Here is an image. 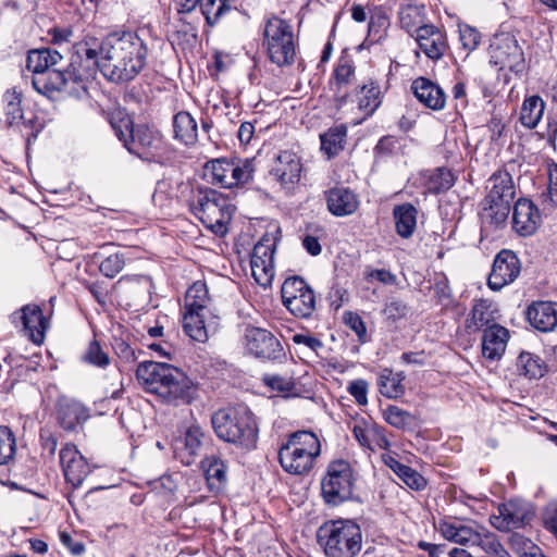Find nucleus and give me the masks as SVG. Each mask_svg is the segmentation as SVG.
Masks as SVG:
<instances>
[{
  "mask_svg": "<svg viewBox=\"0 0 557 557\" xmlns=\"http://www.w3.org/2000/svg\"><path fill=\"white\" fill-rule=\"evenodd\" d=\"M148 47L135 32H114L104 38L103 76L113 83H128L147 64Z\"/></svg>",
  "mask_w": 557,
  "mask_h": 557,
  "instance_id": "f257e3e1",
  "label": "nucleus"
},
{
  "mask_svg": "<svg viewBox=\"0 0 557 557\" xmlns=\"http://www.w3.org/2000/svg\"><path fill=\"white\" fill-rule=\"evenodd\" d=\"M136 376L147 393L169 404H189L196 398V385L185 372L172 364L145 361L138 364Z\"/></svg>",
  "mask_w": 557,
  "mask_h": 557,
  "instance_id": "f03ea898",
  "label": "nucleus"
},
{
  "mask_svg": "<svg viewBox=\"0 0 557 557\" xmlns=\"http://www.w3.org/2000/svg\"><path fill=\"white\" fill-rule=\"evenodd\" d=\"M216 436L245 449L256 447L259 435L257 418L246 406L216 410L211 417Z\"/></svg>",
  "mask_w": 557,
  "mask_h": 557,
  "instance_id": "7ed1b4c3",
  "label": "nucleus"
},
{
  "mask_svg": "<svg viewBox=\"0 0 557 557\" xmlns=\"http://www.w3.org/2000/svg\"><path fill=\"white\" fill-rule=\"evenodd\" d=\"M321 454L318 435L300 430L287 435L278 448L277 458L282 469L292 475H307Z\"/></svg>",
  "mask_w": 557,
  "mask_h": 557,
  "instance_id": "20e7f679",
  "label": "nucleus"
},
{
  "mask_svg": "<svg viewBox=\"0 0 557 557\" xmlns=\"http://www.w3.org/2000/svg\"><path fill=\"white\" fill-rule=\"evenodd\" d=\"M326 557H356L362 548V532L350 519L324 522L317 533Z\"/></svg>",
  "mask_w": 557,
  "mask_h": 557,
  "instance_id": "39448f33",
  "label": "nucleus"
},
{
  "mask_svg": "<svg viewBox=\"0 0 557 557\" xmlns=\"http://www.w3.org/2000/svg\"><path fill=\"white\" fill-rule=\"evenodd\" d=\"M188 206L193 214L215 235L223 236L228 232L234 208L221 193L199 188L193 191Z\"/></svg>",
  "mask_w": 557,
  "mask_h": 557,
  "instance_id": "423d86ee",
  "label": "nucleus"
},
{
  "mask_svg": "<svg viewBox=\"0 0 557 557\" xmlns=\"http://www.w3.org/2000/svg\"><path fill=\"white\" fill-rule=\"evenodd\" d=\"M263 46L272 63L284 66L294 62L296 48L292 24L272 14L265 20Z\"/></svg>",
  "mask_w": 557,
  "mask_h": 557,
  "instance_id": "0eeeda50",
  "label": "nucleus"
},
{
  "mask_svg": "<svg viewBox=\"0 0 557 557\" xmlns=\"http://www.w3.org/2000/svg\"><path fill=\"white\" fill-rule=\"evenodd\" d=\"M104 61V39L99 41L95 37L87 38L74 45L69 69L74 77L77 88H84L97 70L102 73Z\"/></svg>",
  "mask_w": 557,
  "mask_h": 557,
  "instance_id": "6e6552de",
  "label": "nucleus"
},
{
  "mask_svg": "<svg viewBox=\"0 0 557 557\" xmlns=\"http://www.w3.org/2000/svg\"><path fill=\"white\" fill-rule=\"evenodd\" d=\"M111 125L117 138L131 153L148 161L153 158V150L159 147L161 140L151 128L146 125L135 126L127 115L117 122L112 121Z\"/></svg>",
  "mask_w": 557,
  "mask_h": 557,
  "instance_id": "1a4fd4ad",
  "label": "nucleus"
},
{
  "mask_svg": "<svg viewBox=\"0 0 557 557\" xmlns=\"http://www.w3.org/2000/svg\"><path fill=\"white\" fill-rule=\"evenodd\" d=\"M487 189L484 210L494 223L500 224L508 218L516 195L511 175L507 171L495 172L488 180Z\"/></svg>",
  "mask_w": 557,
  "mask_h": 557,
  "instance_id": "9d476101",
  "label": "nucleus"
},
{
  "mask_svg": "<svg viewBox=\"0 0 557 557\" xmlns=\"http://www.w3.org/2000/svg\"><path fill=\"white\" fill-rule=\"evenodd\" d=\"M352 471L348 462L336 460L329 465L321 481L322 497L326 504L337 506L352 495Z\"/></svg>",
  "mask_w": 557,
  "mask_h": 557,
  "instance_id": "9b49d317",
  "label": "nucleus"
},
{
  "mask_svg": "<svg viewBox=\"0 0 557 557\" xmlns=\"http://www.w3.org/2000/svg\"><path fill=\"white\" fill-rule=\"evenodd\" d=\"M282 300L286 309L297 318H309L315 309V295L307 282L292 276L282 285Z\"/></svg>",
  "mask_w": 557,
  "mask_h": 557,
  "instance_id": "f8f14e48",
  "label": "nucleus"
},
{
  "mask_svg": "<svg viewBox=\"0 0 557 557\" xmlns=\"http://www.w3.org/2000/svg\"><path fill=\"white\" fill-rule=\"evenodd\" d=\"M490 62L499 70L508 69L515 74H521L525 69L522 48L515 36L510 34L497 35L490 48Z\"/></svg>",
  "mask_w": 557,
  "mask_h": 557,
  "instance_id": "ddd939ff",
  "label": "nucleus"
},
{
  "mask_svg": "<svg viewBox=\"0 0 557 557\" xmlns=\"http://www.w3.org/2000/svg\"><path fill=\"white\" fill-rule=\"evenodd\" d=\"M30 81L34 89L47 97H51L55 91H63L75 97H81L86 92L84 88H77L69 66L65 71L51 67L38 73V75H32Z\"/></svg>",
  "mask_w": 557,
  "mask_h": 557,
  "instance_id": "4468645a",
  "label": "nucleus"
},
{
  "mask_svg": "<svg viewBox=\"0 0 557 557\" xmlns=\"http://www.w3.org/2000/svg\"><path fill=\"white\" fill-rule=\"evenodd\" d=\"M245 349L252 356L263 360H276L283 356V346L268 330L248 326L244 335Z\"/></svg>",
  "mask_w": 557,
  "mask_h": 557,
  "instance_id": "2eb2a0df",
  "label": "nucleus"
},
{
  "mask_svg": "<svg viewBox=\"0 0 557 557\" xmlns=\"http://www.w3.org/2000/svg\"><path fill=\"white\" fill-rule=\"evenodd\" d=\"M13 324L21 325L24 335L34 344L44 343L45 333L49 326L48 320L44 317L42 310L38 305L28 304L11 315Z\"/></svg>",
  "mask_w": 557,
  "mask_h": 557,
  "instance_id": "dca6fc26",
  "label": "nucleus"
},
{
  "mask_svg": "<svg viewBox=\"0 0 557 557\" xmlns=\"http://www.w3.org/2000/svg\"><path fill=\"white\" fill-rule=\"evenodd\" d=\"M59 459L65 481L73 488L82 486L91 473V466L73 444H66L60 449Z\"/></svg>",
  "mask_w": 557,
  "mask_h": 557,
  "instance_id": "f3484780",
  "label": "nucleus"
},
{
  "mask_svg": "<svg viewBox=\"0 0 557 557\" xmlns=\"http://www.w3.org/2000/svg\"><path fill=\"white\" fill-rule=\"evenodd\" d=\"M521 262L517 255L504 249L499 251L493 262L487 285L493 290H500L504 286L512 283L520 274Z\"/></svg>",
  "mask_w": 557,
  "mask_h": 557,
  "instance_id": "a211bd4d",
  "label": "nucleus"
},
{
  "mask_svg": "<svg viewBox=\"0 0 557 557\" xmlns=\"http://www.w3.org/2000/svg\"><path fill=\"white\" fill-rule=\"evenodd\" d=\"M302 165L300 158L293 151H281L271 169V175L282 188L292 190L300 181Z\"/></svg>",
  "mask_w": 557,
  "mask_h": 557,
  "instance_id": "6ab92c4d",
  "label": "nucleus"
},
{
  "mask_svg": "<svg viewBox=\"0 0 557 557\" xmlns=\"http://www.w3.org/2000/svg\"><path fill=\"white\" fill-rule=\"evenodd\" d=\"M498 513L490 517V523L500 532H509L524 527L530 517L527 506L517 500L500 504Z\"/></svg>",
  "mask_w": 557,
  "mask_h": 557,
  "instance_id": "aec40b11",
  "label": "nucleus"
},
{
  "mask_svg": "<svg viewBox=\"0 0 557 557\" xmlns=\"http://www.w3.org/2000/svg\"><path fill=\"white\" fill-rule=\"evenodd\" d=\"M274 247L269 242H259L252 250L250 259L251 275L262 287H269L274 277Z\"/></svg>",
  "mask_w": 557,
  "mask_h": 557,
  "instance_id": "412c9836",
  "label": "nucleus"
},
{
  "mask_svg": "<svg viewBox=\"0 0 557 557\" xmlns=\"http://www.w3.org/2000/svg\"><path fill=\"white\" fill-rule=\"evenodd\" d=\"M497 306L488 299H474L472 308L466 319L465 327L469 333L484 332V329L499 325Z\"/></svg>",
  "mask_w": 557,
  "mask_h": 557,
  "instance_id": "4be33fe9",
  "label": "nucleus"
},
{
  "mask_svg": "<svg viewBox=\"0 0 557 557\" xmlns=\"http://www.w3.org/2000/svg\"><path fill=\"white\" fill-rule=\"evenodd\" d=\"M435 528L445 540L463 546H474L479 532L463 520L450 517L441 519Z\"/></svg>",
  "mask_w": 557,
  "mask_h": 557,
  "instance_id": "5701e85b",
  "label": "nucleus"
},
{
  "mask_svg": "<svg viewBox=\"0 0 557 557\" xmlns=\"http://www.w3.org/2000/svg\"><path fill=\"white\" fill-rule=\"evenodd\" d=\"M540 223L541 214L537 207L529 199H518L512 213L515 231L521 236H530L535 233Z\"/></svg>",
  "mask_w": 557,
  "mask_h": 557,
  "instance_id": "b1692460",
  "label": "nucleus"
},
{
  "mask_svg": "<svg viewBox=\"0 0 557 557\" xmlns=\"http://www.w3.org/2000/svg\"><path fill=\"white\" fill-rule=\"evenodd\" d=\"M416 41L419 49L434 61L442 59L448 48L445 34L433 25L419 27Z\"/></svg>",
  "mask_w": 557,
  "mask_h": 557,
  "instance_id": "393cba45",
  "label": "nucleus"
},
{
  "mask_svg": "<svg viewBox=\"0 0 557 557\" xmlns=\"http://www.w3.org/2000/svg\"><path fill=\"white\" fill-rule=\"evenodd\" d=\"M205 434L197 425L189 426L184 435L174 442V455L184 466H190L200 454Z\"/></svg>",
  "mask_w": 557,
  "mask_h": 557,
  "instance_id": "a878e982",
  "label": "nucleus"
},
{
  "mask_svg": "<svg viewBox=\"0 0 557 557\" xmlns=\"http://www.w3.org/2000/svg\"><path fill=\"white\" fill-rule=\"evenodd\" d=\"M329 211L335 216L354 214L359 208L358 195L348 187H333L325 191Z\"/></svg>",
  "mask_w": 557,
  "mask_h": 557,
  "instance_id": "bb28decb",
  "label": "nucleus"
},
{
  "mask_svg": "<svg viewBox=\"0 0 557 557\" xmlns=\"http://www.w3.org/2000/svg\"><path fill=\"white\" fill-rule=\"evenodd\" d=\"M410 88L418 101L424 107L434 111L445 108L446 95L444 90L430 78L420 76L411 83Z\"/></svg>",
  "mask_w": 557,
  "mask_h": 557,
  "instance_id": "cd10ccee",
  "label": "nucleus"
},
{
  "mask_svg": "<svg viewBox=\"0 0 557 557\" xmlns=\"http://www.w3.org/2000/svg\"><path fill=\"white\" fill-rule=\"evenodd\" d=\"M509 339V331L499 325L484 329L482 335V355L485 359L495 361L504 355Z\"/></svg>",
  "mask_w": 557,
  "mask_h": 557,
  "instance_id": "c85d7f7f",
  "label": "nucleus"
},
{
  "mask_svg": "<svg viewBox=\"0 0 557 557\" xmlns=\"http://www.w3.org/2000/svg\"><path fill=\"white\" fill-rule=\"evenodd\" d=\"M352 434L362 447L372 451L375 450L374 445L382 449H387L391 445L385 436L384 428L376 423H367L363 420L357 421L352 426Z\"/></svg>",
  "mask_w": 557,
  "mask_h": 557,
  "instance_id": "c756f323",
  "label": "nucleus"
},
{
  "mask_svg": "<svg viewBox=\"0 0 557 557\" xmlns=\"http://www.w3.org/2000/svg\"><path fill=\"white\" fill-rule=\"evenodd\" d=\"M527 317L536 330L550 332L557 326V302H534L528 308Z\"/></svg>",
  "mask_w": 557,
  "mask_h": 557,
  "instance_id": "7c9ffc66",
  "label": "nucleus"
},
{
  "mask_svg": "<svg viewBox=\"0 0 557 557\" xmlns=\"http://www.w3.org/2000/svg\"><path fill=\"white\" fill-rule=\"evenodd\" d=\"M61 60L62 55L57 50L49 48L32 50L27 55L26 67L32 75H38V73L50 70Z\"/></svg>",
  "mask_w": 557,
  "mask_h": 557,
  "instance_id": "2f4dec72",
  "label": "nucleus"
},
{
  "mask_svg": "<svg viewBox=\"0 0 557 557\" xmlns=\"http://www.w3.org/2000/svg\"><path fill=\"white\" fill-rule=\"evenodd\" d=\"M404 372H393L392 369L384 368L377 377L380 393L386 398H399L405 394Z\"/></svg>",
  "mask_w": 557,
  "mask_h": 557,
  "instance_id": "473e14b6",
  "label": "nucleus"
},
{
  "mask_svg": "<svg viewBox=\"0 0 557 557\" xmlns=\"http://www.w3.org/2000/svg\"><path fill=\"white\" fill-rule=\"evenodd\" d=\"M417 209L411 203L398 205L393 210L397 234L403 238L412 236L417 226Z\"/></svg>",
  "mask_w": 557,
  "mask_h": 557,
  "instance_id": "72a5a7b5",
  "label": "nucleus"
},
{
  "mask_svg": "<svg viewBox=\"0 0 557 557\" xmlns=\"http://www.w3.org/2000/svg\"><path fill=\"white\" fill-rule=\"evenodd\" d=\"M174 137L185 145H193L197 140V122L190 113L181 111L173 117Z\"/></svg>",
  "mask_w": 557,
  "mask_h": 557,
  "instance_id": "f704fd0d",
  "label": "nucleus"
},
{
  "mask_svg": "<svg viewBox=\"0 0 557 557\" xmlns=\"http://www.w3.org/2000/svg\"><path fill=\"white\" fill-rule=\"evenodd\" d=\"M205 311H186L183 318L185 333L194 341L205 343L209 338V326L205 322Z\"/></svg>",
  "mask_w": 557,
  "mask_h": 557,
  "instance_id": "c9c22d12",
  "label": "nucleus"
},
{
  "mask_svg": "<svg viewBox=\"0 0 557 557\" xmlns=\"http://www.w3.org/2000/svg\"><path fill=\"white\" fill-rule=\"evenodd\" d=\"M206 480L211 490H219L226 482V466L218 456L206 457L202 461Z\"/></svg>",
  "mask_w": 557,
  "mask_h": 557,
  "instance_id": "e433bc0d",
  "label": "nucleus"
},
{
  "mask_svg": "<svg viewBox=\"0 0 557 557\" xmlns=\"http://www.w3.org/2000/svg\"><path fill=\"white\" fill-rule=\"evenodd\" d=\"M545 109V103L540 96L528 97L521 107L520 122L523 126L532 129L541 121Z\"/></svg>",
  "mask_w": 557,
  "mask_h": 557,
  "instance_id": "4c0bfd02",
  "label": "nucleus"
},
{
  "mask_svg": "<svg viewBox=\"0 0 557 557\" xmlns=\"http://www.w3.org/2000/svg\"><path fill=\"white\" fill-rule=\"evenodd\" d=\"M347 136V127L344 124L331 127L320 135L321 149L329 158L336 156L343 148Z\"/></svg>",
  "mask_w": 557,
  "mask_h": 557,
  "instance_id": "58836bf2",
  "label": "nucleus"
},
{
  "mask_svg": "<svg viewBox=\"0 0 557 557\" xmlns=\"http://www.w3.org/2000/svg\"><path fill=\"white\" fill-rule=\"evenodd\" d=\"M474 546H479L486 557H511L499 542L496 534L484 528H480Z\"/></svg>",
  "mask_w": 557,
  "mask_h": 557,
  "instance_id": "ea45409f",
  "label": "nucleus"
},
{
  "mask_svg": "<svg viewBox=\"0 0 557 557\" xmlns=\"http://www.w3.org/2000/svg\"><path fill=\"white\" fill-rule=\"evenodd\" d=\"M209 301L208 287L205 282H195L186 292L185 309L186 311H205Z\"/></svg>",
  "mask_w": 557,
  "mask_h": 557,
  "instance_id": "a19ab883",
  "label": "nucleus"
},
{
  "mask_svg": "<svg viewBox=\"0 0 557 557\" xmlns=\"http://www.w3.org/2000/svg\"><path fill=\"white\" fill-rule=\"evenodd\" d=\"M517 371L528 379H540L545 373V364L542 359L530 352H521L516 362Z\"/></svg>",
  "mask_w": 557,
  "mask_h": 557,
  "instance_id": "79ce46f5",
  "label": "nucleus"
},
{
  "mask_svg": "<svg viewBox=\"0 0 557 557\" xmlns=\"http://www.w3.org/2000/svg\"><path fill=\"white\" fill-rule=\"evenodd\" d=\"M233 161L216 159L206 165L207 173L210 175V182L223 188H232V177L230 175Z\"/></svg>",
  "mask_w": 557,
  "mask_h": 557,
  "instance_id": "37998d69",
  "label": "nucleus"
},
{
  "mask_svg": "<svg viewBox=\"0 0 557 557\" xmlns=\"http://www.w3.org/2000/svg\"><path fill=\"white\" fill-rule=\"evenodd\" d=\"M456 177L447 168L435 169L426 181V191L438 195L450 189L455 184Z\"/></svg>",
  "mask_w": 557,
  "mask_h": 557,
  "instance_id": "c03bdc74",
  "label": "nucleus"
},
{
  "mask_svg": "<svg viewBox=\"0 0 557 557\" xmlns=\"http://www.w3.org/2000/svg\"><path fill=\"white\" fill-rule=\"evenodd\" d=\"M21 102L22 94L15 87L3 95L4 112L10 125H18L24 120Z\"/></svg>",
  "mask_w": 557,
  "mask_h": 557,
  "instance_id": "a18cd8bd",
  "label": "nucleus"
},
{
  "mask_svg": "<svg viewBox=\"0 0 557 557\" xmlns=\"http://www.w3.org/2000/svg\"><path fill=\"white\" fill-rule=\"evenodd\" d=\"M381 104V90L377 84L370 82L360 88L358 107L368 115L372 114Z\"/></svg>",
  "mask_w": 557,
  "mask_h": 557,
  "instance_id": "49530a36",
  "label": "nucleus"
},
{
  "mask_svg": "<svg viewBox=\"0 0 557 557\" xmlns=\"http://www.w3.org/2000/svg\"><path fill=\"white\" fill-rule=\"evenodd\" d=\"M422 7L416 4H400L398 17L401 28L408 33H417V29L422 26Z\"/></svg>",
  "mask_w": 557,
  "mask_h": 557,
  "instance_id": "de8ad7c7",
  "label": "nucleus"
},
{
  "mask_svg": "<svg viewBox=\"0 0 557 557\" xmlns=\"http://www.w3.org/2000/svg\"><path fill=\"white\" fill-rule=\"evenodd\" d=\"M199 7L210 26H214L231 10L230 0H200Z\"/></svg>",
  "mask_w": 557,
  "mask_h": 557,
  "instance_id": "09e8293b",
  "label": "nucleus"
},
{
  "mask_svg": "<svg viewBox=\"0 0 557 557\" xmlns=\"http://www.w3.org/2000/svg\"><path fill=\"white\" fill-rule=\"evenodd\" d=\"M255 172L253 160L233 161L230 175L232 177V187L244 185L252 180Z\"/></svg>",
  "mask_w": 557,
  "mask_h": 557,
  "instance_id": "8fccbe9b",
  "label": "nucleus"
},
{
  "mask_svg": "<svg viewBox=\"0 0 557 557\" xmlns=\"http://www.w3.org/2000/svg\"><path fill=\"white\" fill-rule=\"evenodd\" d=\"M384 420L396 429H405L410 425L412 421V416L410 412L395 406L388 405L383 411Z\"/></svg>",
  "mask_w": 557,
  "mask_h": 557,
  "instance_id": "3c124183",
  "label": "nucleus"
},
{
  "mask_svg": "<svg viewBox=\"0 0 557 557\" xmlns=\"http://www.w3.org/2000/svg\"><path fill=\"white\" fill-rule=\"evenodd\" d=\"M405 138L387 135L382 137L376 144L374 151L376 156L386 157L404 152L406 147Z\"/></svg>",
  "mask_w": 557,
  "mask_h": 557,
  "instance_id": "603ef678",
  "label": "nucleus"
},
{
  "mask_svg": "<svg viewBox=\"0 0 557 557\" xmlns=\"http://www.w3.org/2000/svg\"><path fill=\"white\" fill-rule=\"evenodd\" d=\"M15 437L9 426L0 425V465L8 463L15 454Z\"/></svg>",
  "mask_w": 557,
  "mask_h": 557,
  "instance_id": "864d4df0",
  "label": "nucleus"
},
{
  "mask_svg": "<svg viewBox=\"0 0 557 557\" xmlns=\"http://www.w3.org/2000/svg\"><path fill=\"white\" fill-rule=\"evenodd\" d=\"M84 419V410L77 405L67 406L59 412L60 425L66 431H73Z\"/></svg>",
  "mask_w": 557,
  "mask_h": 557,
  "instance_id": "5fc2aeb1",
  "label": "nucleus"
},
{
  "mask_svg": "<svg viewBox=\"0 0 557 557\" xmlns=\"http://www.w3.org/2000/svg\"><path fill=\"white\" fill-rule=\"evenodd\" d=\"M355 74V66L351 60L348 58H341L334 69L333 76L337 89L339 90L343 86L350 83Z\"/></svg>",
  "mask_w": 557,
  "mask_h": 557,
  "instance_id": "6e6d98bb",
  "label": "nucleus"
},
{
  "mask_svg": "<svg viewBox=\"0 0 557 557\" xmlns=\"http://www.w3.org/2000/svg\"><path fill=\"white\" fill-rule=\"evenodd\" d=\"M125 265V257L123 253L116 252L103 259L99 265V271L107 277H114Z\"/></svg>",
  "mask_w": 557,
  "mask_h": 557,
  "instance_id": "4d7b16f0",
  "label": "nucleus"
},
{
  "mask_svg": "<svg viewBox=\"0 0 557 557\" xmlns=\"http://www.w3.org/2000/svg\"><path fill=\"white\" fill-rule=\"evenodd\" d=\"M408 313V305L405 301L396 298L387 300L383 309V314L386 317L387 320H391L393 322L406 318Z\"/></svg>",
  "mask_w": 557,
  "mask_h": 557,
  "instance_id": "13d9d810",
  "label": "nucleus"
},
{
  "mask_svg": "<svg viewBox=\"0 0 557 557\" xmlns=\"http://www.w3.org/2000/svg\"><path fill=\"white\" fill-rule=\"evenodd\" d=\"M84 360L92 366L104 368L110 363L109 356L102 350L97 341H92L85 355Z\"/></svg>",
  "mask_w": 557,
  "mask_h": 557,
  "instance_id": "bf43d9fd",
  "label": "nucleus"
},
{
  "mask_svg": "<svg viewBox=\"0 0 557 557\" xmlns=\"http://www.w3.org/2000/svg\"><path fill=\"white\" fill-rule=\"evenodd\" d=\"M388 26L389 18L384 12L377 11L370 16L369 33L373 35L376 40L382 39L386 35Z\"/></svg>",
  "mask_w": 557,
  "mask_h": 557,
  "instance_id": "052dcab7",
  "label": "nucleus"
},
{
  "mask_svg": "<svg viewBox=\"0 0 557 557\" xmlns=\"http://www.w3.org/2000/svg\"><path fill=\"white\" fill-rule=\"evenodd\" d=\"M264 384L272 391H275L283 396H287L295 388V383L292 379L281 375H264Z\"/></svg>",
  "mask_w": 557,
  "mask_h": 557,
  "instance_id": "680f3d73",
  "label": "nucleus"
},
{
  "mask_svg": "<svg viewBox=\"0 0 557 557\" xmlns=\"http://www.w3.org/2000/svg\"><path fill=\"white\" fill-rule=\"evenodd\" d=\"M344 323L356 333L358 341L363 344L368 341L367 327L361 317L352 311L344 313Z\"/></svg>",
  "mask_w": 557,
  "mask_h": 557,
  "instance_id": "e2e57ef3",
  "label": "nucleus"
},
{
  "mask_svg": "<svg viewBox=\"0 0 557 557\" xmlns=\"http://www.w3.org/2000/svg\"><path fill=\"white\" fill-rule=\"evenodd\" d=\"M459 37L462 47L469 51L476 49L481 40L479 30L469 25L459 27Z\"/></svg>",
  "mask_w": 557,
  "mask_h": 557,
  "instance_id": "0e129e2a",
  "label": "nucleus"
},
{
  "mask_svg": "<svg viewBox=\"0 0 557 557\" xmlns=\"http://www.w3.org/2000/svg\"><path fill=\"white\" fill-rule=\"evenodd\" d=\"M369 384L366 380L358 379L349 383L347 391L360 406L368 404Z\"/></svg>",
  "mask_w": 557,
  "mask_h": 557,
  "instance_id": "69168bd1",
  "label": "nucleus"
},
{
  "mask_svg": "<svg viewBox=\"0 0 557 557\" xmlns=\"http://www.w3.org/2000/svg\"><path fill=\"white\" fill-rule=\"evenodd\" d=\"M510 544L513 548H516L518 552L523 553V555H525L527 557H545L542 554L531 552L536 550L537 547H535L531 541L525 540L523 536L517 533L511 536Z\"/></svg>",
  "mask_w": 557,
  "mask_h": 557,
  "instance_id": "338daca9",
  "label": "nucleus"
},
{
  "mask_svg": "<svg viewBox=\"0 0 557 557\" xmlns=\"http://www.w3.org/2000/svg\"><path fill=\"white\" fill-rule=\"evenodd\" d=\"M112 347L120 359L126 362H134L136 360L135 350L126 341L122 338H115Z\"/></svg>",
  "mask_w": 557,
  "mask_h": 557,
  "instance_id": "774afa93",
  "label": "nucleus"
}]
</instances>
